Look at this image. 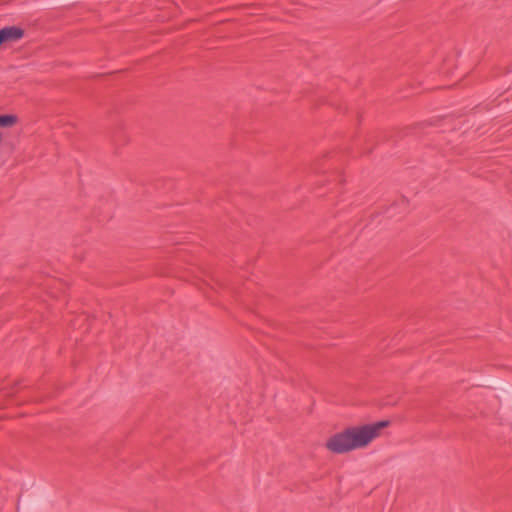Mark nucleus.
<instances>
[{"label": "nucleus", "instance_id": "f03ea898", "mask_svg": "<svg viewBox=\"0 0 512 512\" xmlns=\"http://www.w3.org/2000/svg\"><path fill=\"white\" fill-rule=\"evenodd\" d=\"M24 31L16 26L5 27L0 30V46L2 44L13 43L20 40Z\"/></svg>", "mask_w": 512, "mask_h": 512}, {"label": "nucleus", "instance_id": "f257e3e1", "mask_svg": "<svg viewBox=\"0 0 512 512\" xmlns=\"http://www.w3.org/2000/svg\"><path fill=\"white\" fill-rule=\"evenodd\" d=\"M388 425L389 421L384 420L346 429L331 436L326 442V448L337 454L362 449L378 438L381 430Z\"/></svg>", "mask_w": 512, "mask_h": 512}]
</instances>
